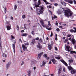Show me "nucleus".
I'll return each instance as SVG.
<instances>
[{
    "instance_id": "obj_1",
    "label": "nucleus",
    "mask_w": 76,
    "mask_h": 76,
    "mask_svg": "<svg viewBox=\"0 0 76 76\" xmlns=\"http://www.w3.org/2000/svg\"><path fill=\"white\" fill-rule=\"evenodd\" d=\"M36 11L37 14H41L44 12V7H40V9H37Z\"/></svg>"
},
{
    "instance_id": "obj_2",
    "label": "nucleus",
    "mask_w": 76,
    "mask_h": 76,
    "mask_svg": "<svg viewBox=\"0 0 76 76\" xmlns=\"http://www.w3.org/2000/svg\"><path fill=\"white\" fill-rule=\"evenodd\" d=\"M65 13V15L66 16H70L71 15H72V13L70 12V11H67L64 10V11Z\"/></svg>"
},
{
    "instance_id": "obj_3",
    "label": "nucleus",
    "mask_w": 76,
    "mask_h": 76,
    "mask_svg": "<svg viewBox=\"0 0 76 76\" xmlns=\"http://www.w3.org/2000/svg\"><path fill=\"white\" fill-rule=\"evenodd\" d=\"M40 23H41L42 26L43 27H46V28L48 30H51V28H49V26H45V25H44V22L42 20L40 21Z\"/></svg>"
},
{
    "instance_id": "obj_4",
    "label": "nucleus",
    "mask_w": 76,
    "mask_h": 76,
    "mask_svg": "<svg viewBox=\"0 0 76 76\" xmlns=\"http://www.w3.org/2000/svg\"><path fill=\"white\" fill-rule=\"evenodd\" d=\"M68 68L69 70H71V73L72 74H73L75 73V71L74 69H72V67L71 66H68Z\"/></svg>"
},
{
    "instance_id": "obj_5",
    "label": "nucleus",
    "mask_w": 76,
    "mask_h": 76,
    "mask_svg": "<svg viewBox=\"0 0 76 76\" xmlns=\"http://www.w3.org/2000/svg\"><path fill=\"white\" fill-rule=\"evenodd\" d=\"M22 48L23 49L24 51H28V49H27V47H26L25 45H22Z\"/></svg>"
},
{
    "instance_id": "obj_6",
    "label": "nucleus",
    "mask_w": 76,
    "mask_h": 76,
    "mask_svg": "<svg viewBox=\"0 0 76 76\" xmlns=\"http://www.w3.org/2000/svg\"><path fill=\"white\" fill-rule=\"evenodd\" d=\"M60 61L62 62V63H63V64H64L66 66H67L68 65H67V63L65 62L63 60V59H61L60 60Z\"/></svg>"
},
{
    "instance_id": "obj_7",
    "label": "nucleus",
    "mask_w": 76,
    "mask_h": 76,
    "mask_svg": "<svg viewBox=\"0 0 76 76\" xmlns=\"http://www.w3.org/2000/svg\"><path fill=\"white\" fill-rule=\"evenodd\" d=\"M10 62H9L7 64L6 66V69L7 70V69H8L9 68V66H10Z\"/></svg>"
},
{
    "instance_id": "obj_8",
    "label": "nucleus",
    "mask_w": 76,
    "mask_h": 76,
    "mask_svg": "<svg viewBox=\"0 0 76 76\" xmlns=\"http://www.w3.org/2000/svg\"><path fill=\"white\" fill-rule=\"evenodd\" d=\"M73 29L75 30V31L73 29H71L69 30V31L71 32H76V28L74 27Z\"/></svg>"
},
{
    "instance_id": "obj_9",
    "label": "nucleus",
    "mask_w": 76,
    "mask_h": 76,
    "mask_svg": "<svg viewBox=\"0 0 76 76\" xmlns=\"http://www.w3.org/2000/svg\"><path fill=\"white\" fill-rule=\"evenodd\" d=\"M7 29L8 31H9L10 29H12V28H11V26L10 25H9V26H7Z\"/></svg>"
},
{
    "instance_id": "obj_10",
    "label": "nucleus",
    "mask_w": 76,
    "mask_h": 76,
    "mask_svg": "<svg viewBox=\"0 0 76 76\" xmlns=\"http://www.w3.org/2000/svg\"><path fill=\"white\" fill-rule=\"evenodd\" d=\"M61 1H60V3H61V4L62 5H64V6H65L66 5V4L64 2V1H62V0H61Z\"/></svg>"
},
{
    "instance_id": "obj_11",
    "label": "nucleus",
    "mask_w": 76,
    "mask_h": 76,
    "mask_svg": "<svg viewBox=\"0 0 76 76\" xmlns=\"http://www.w3.org/2000/svg\"><path fill=\"white\" fill-rule=\"evenodd\" d=\"M55 58L57 60H59L61 58V57L60 56H58L57 57H55Z\"/></svg>"
},
{
    "instance_id": "obj_12",
    "label": "nucleus",
    "mask_w": 76,
    "mask_h": 76,
    "mask_svg": "<svg viewBox=\"0 0 76 76\" xmlns=\"http://www.w3.org/2000/svg\"><path fill=\"white\" fill-rule=\"evenodd\" d=\"M37 47L39 49H41V48H42V46H40V44L39 43H38V45H37Z\"/></svg>"
},
{
    "instance_id": "obj_13",
    "label": "nucleus",
    "mask_w": 76,
    "mask_h": 76,
    "mask_svg": "<svg viewBox=\"0 0 76 76\" xmlns=\"http://www.w3.org/2000/svg\"><path fill=\"white\" fill-rule=\"evenodd\" d=\"M43 54H44V52H42L41 53H40L38 55L39 58H40L41 56H42V55Z\"/></svg>"
},
{
    "instance_id": "obj_14",
    "label": "nucleus",
    "mask_w": 76,
    "mask_h": 76,
    "mask_svg": "<svg viewBox=\"0 0 76 76\" xmlns=\"http://www.w3.org/2000/svg\"><path fill=\"white\" fill-rule=\"evenodd\" d=\"M28 76H30L31 75V70H28Z\"/></svg>"
},
{
    "instance_id": "obj_15",
    "label": "nucleus",
    "mask_w": 76,
    "mask_h": 76,
    "mask_svg": "<svg viewBox=\"0 0 76 76\" xmlns=\"http://www.w3.org/2000/svg\"><path fill=\"white\" fill-rule=\"evenodd\" d=\"M51 61H52L53 64H55L56 61L55 59L53 58L51 60Z\"/></svg>"
},
{
    "instance_id": "obj_16",
    "label": "nucleus",
    "mask_w": 76,
    "mask_h": 76,
    "mask_svg": "<svg viewBox=\"0 0 76 76\" xmlns=\"http://www.w3.org/2000/svg\"><path fill=\"white\" fill-rule=\"evenodd\" d=\"M66 48L68 51H70V50H69V48H70V46H67L66 47Z\"/></svg>"
},
{
    "instance_id": "obj_17",
    "label": "nucleus",
    "mask_w": 76,
    "mask_h": 76,
    "mask_svg": "<svg viewBox=\"0 0 76 76\" xmlns=\"http://www.w3.org/2000/svg\"><path fill=\"white\" fill-rule=\"evenodd\" d=\"M72 43H73V44H74H74H75V42H76V41L75 40V39H74V38H72Z\"/></svg>"
},
{
    "instance_id": "obj_18",
    "label": "nucleus",
    "mask_w": 76,
    "mask_h": 76,
    "mask_svg": "<svg viewBox=\"0 0 76 76\" xmlns=\"http://www.w3.org/2000/svg\"><path fill=\"white\" fill-rule=\"evenodd\" d=\"M48 48L49 50H51V46L50 45H48Z\"/></svg>"
},
{
    "instance_id": "obj_19",
    "label": "nucleus",
    "mask_w": 76,
    "mask_h": 76,
    "mask_svg": "<svg viewBox=\"0 0 76 76\" xmlns=\"http://www.w3.org/2000/svg\"><path fill=\"white\" fill-rule=\"evenodd\" d=\"M68 3H69L70 4H73V2L72 0H69L68 2Z\"/></svg>"
},
{
    "instance_id": "obj_20",
    "label": "nucleus",
    "mask_w": 76,
    "mask_h": 76,
    "mask_svg": "<svg viewBox=\"0 0 76 76\" xmlns=\"http://www.w3.org/2000/svg\"><path fill=\"white\" fill-rule=\"evenodd\" d=\"M27 34L26 33H25V34H22L21 36H23V37H26L27 36Z\"/></svg>"
},
{
    "instance_id": "obj_21",
    "label": "nucleus",
    "mask_w": 76,
    "mask_h": 76,
    "mask_svg": "<svg viewBox=\"0 0 76 76\" xmlns=\"http://www.w3.org/2000/svg\"><path fill=\"white\" fill-rule=\"evenodd\" d=\"M70 53L71 54H73V53H75V54H76V52L74 51H71Z\"/></svg>"
},
{
    "instance_id": "obj_22",
    "label": "nucleus",
    "mask_w": 76,
    "mask_h": 76,
    "mask_svg": "<svg viewBox=\"0 0 76 76\" xmlns=\"http://www.w3.org/2000/svg\"><path fill=\"white\" fill-rule=\"evenodd\" d=\"M23 19H25L26 18V15H23L22 16Z\"/></svg>"
},
{
    "instance_id": "obj_23",
    "label": "nucleus",
    "mask_w": 76,
    "mask_h": 76,
    "mask_svg": "<svg viewBox=\"0 0 76 76\" xmlns=\"http://www.w3.org/2000/svg\"><path fill=\"white\" fill-rule=\"evenodd\" d=\"M69 63H71L73 62V60L70 59L69 60Z\"/></svg>"
},
{
    "instance_id": "obj_24",
    "label": "nucleus",
    "mask_w": 76,
    "mask_h": 76,
    "mask_svg": "<svg viewBox=\"0 0 76 76\" xmlns=\"http://www.w3.org/2000/svg\"><path fill=\"white\" fill-rule=\"evenodd\" d=\"M4 12L5 13H6V12H7V9H6V7L5 6V8L4 7Z\"/></svg>"
},
{
    "instance_id": "obj_25",
    "label": "nucleus",
    "mask_w": 76,
    "mask_h": 76,
    "mask_svg": "<svg viewBox=\"0 0 76 76\" xmlns=\"http://www.w3.org/2000/svg\"><path fill=\"white\" fill-rule=\"evenodd\" d=\"M3 57H7V55L6 54H5L4 53H3Z\"/></svg>"
},
{
    "instance_id": "obj_26",
    "label": "nucleus",
    "mask_w": 76,
    "mask_h": 76,
    "mask_svg": "<svg viewBox=\"0 0 76 76\" xmlns=\"http://www.w3.org/2000/svg\"><path fill=\"white\" fill-rule=\"evenodd\" d=\"M45 64H46V63L45 62V61H43V62H42V65L43 66H44V65H45Z\"/></svg>"
},
{
    "instance_id": "obj_27",
    "label": "nucleus",
    "mask_w": 76,
    "mask_h": 76,
    "mask_svg": "<svg viewBox=\"0 0 76 76\" xmlns=\"http://www.w3.org/2000/svg\"><path fill=\"white\" fill-rule=\"evenodd\" d=\"M12 47L13 49L14 50L15 49V44H13L12 45Z\"/></svg>"
},
{
    "instance_id": "obj_28",
    "label": "nucleus",
    "mask_w": 76,
    "mask_h": 76,
    "mask_svg": "<svg viewBox=\"0 0 76 76\" xmlns=\"http://www.w3.org/2000/svg\"><path fill=\"white\" fill-rule=\"evenodd\" d=\"M43 57L45 58H46L47 57V55L46 54H45L43 55Z\"/></svg>"
},
{
    "instance_id": "obj_29",
    "label": "nucleus",
    "mask_w": 76,
    "mask_h": 76,
    "mask_svg": "<svg viewBox=\"0 0 76 76\" xmlns=\"http://www.w3.org/2000/svg\"><path fill=\"white\" fill-rule=\"evenodd\" d=\"M38 5H40V4H41V1H40V0L38 1Z\"/></svg>"
},
{
    "instance_id": "obj_30",
    "label": "nucleus",
    "mask_w": 76,
    "mask_h": 76,
    "mask_svg": "<svg viewBox=\"0 0 76 76\" xmlns=\"http://www.w3.org/2000/svg\"><path fill=\"white\" fill-rule=\"evenodd\" d=\"M61 72V69H59L58 73H60Z\"/></svg>"
},
{
    "instance_id": "obj_31",
    "label": "nucleus",
    "mask_w": 76,
    "mask_h": 76,
    "mask_svg": "<svg viewBox=\"0 0 76 76\" xmlns=\"http://www.w3.org/2000/svg\"><path fill=\"white\" fill-rule=\"evenodd\" d=\"M35 39H33V42H31V44H34V42H35Z\"/></svg>"
},
{
    "instance_id": "obj_32",
    "label": "nucleus",
    "mask_w": 76,
    "mask_h": 76,
    "mask_svg": "<svg viewBox=\"0 0 76 76\" xmlns=\"http://www.w3.org/2000/svg\"><path fill=\"white\" fill-rule=\"evenodd\" d=\"M26 27L27 28V29H29V25L27 26Z\"/></svg>"
},
{
    "instance_id": "obj_33",
    "label": "nucleus",
    "mask_w": 76,
    "mask_h": 76,
    "mask_svg": "<svg viewBox=\"0 0 76 76\" xmlns=\"http://www.w3.org/2000/svg\"><path fill=\"white\" fill-rule=\"evenodd\" d=\"M11 37L12 39H15V37L12 35H11Z\"/></svg>"
},
{
    "instance_id": "obj_34",
    "label": "nucleus",
    "mask_w": 76,
    "mask_h": 76,
    "mask_svg": "<svg viewBox=\"0 0 76 76\" xmlns=\"http://www.w3.org/2000/svg\"><path fill=\"white\" fill-rule=\"evenodd\" d=\"M17 9V6L16 5H15L14 6V9L15 10H16Z\"/></svg>"
},
{
    "instance_id": "obj_35",
    "label": "nucleus",
    "mask_w": 76,
    "mask_h": 76,
    "mask_svg": "<svg viewBox=\"0 0 76 76\" xmlns=\"http://www.w3.org/2000/svg\"><path fill=\"white\" fill-rule=\"evenodd\" d=\"M67 41H68V39H66L65 41H64V43H66V42H67Z\"/></svg>"
},
{
    "instance_id": "obj_36",
    "label": "nucleus",
    "mask_w": 76,
    "mask_h": 76,
    "mask_svg": "<svg viewBox=\"0 0 76 76\" xmlns=\"http://www.w3.org/2000/svg\"><path fill=\"white\" fill-rule=\"evenodd\" d=\"M48 25H49V26H51V24H50V21H48Z\"/></svg>"
},
{
    "instance_id": "obj_37",
    "label": "nucleus",
    "mask_w": 76,
    "mask_h": 76,
    "mask_svg": "<svg viewBox=\"0 0 76 76\" xmlns=\"http://www.w3.org/2000/svg\"><path fill=\"white\" fill-rule=\"evenodd\" d=\"M74 3L75 4H76V1L75 0H73Z\"/></svg>"
},
{
    "instance_id": "obj_38",
    "label": "nucleus",
    "mask_w": 76,
    "mask_h": 76,
    "mask_svg": "<svg viewBox=\"0 0 76 76\" xmlns=\"http://www.w3.org/2000/svg\"><path fill=\"white\" fill-rule=\"evenodd\" d=\"M53 32H51V33L50 35V37H51L53 36Z\"/></svg>"
},
{
    "instance_id": "obj_39",
    "label": "nucleus",
    "mask_w": 76,
    "mask_h": 76,
    "mask_svg": "<svg viewBox=\"0 0 76 76\" xmlns=\"http://www.w3.org/2000/svg\"><path fill=\"white\" fill-rule=\"evenodd\" d=\"M56 30L57 31L59 32V31H60V29H59V28H57L56 29Z\"/></svg>"
},
{
    "instance_id": "obj_40",
    "label": "nucleus",
    "mask_w": 76,
    "mask_h": 76,
    "mask_svg": "<svg viewBox=\"0 0 76 76\" xmlns=\"http://www.w3.org/2000/svg\"><path fill=\"white\" fill-rule=\"evenodd\" d=\"M65 0V1H66V2H68V3H69V1L70 0Z\"/></svg>"
},
{
    "instance_id": "obj_41",
    "label": "nucleus",
    "mask_w": 76,
    "mask_h": 76,
    "mask_svg": "<svg viewBox=\"0 0 76 76\" xmlns=\"http://www.w3.org/2000/svg\"><path fill=\"white\" fill-rule=\"evenodd\" d=\"M54 5L55 6H58V4L55 3L54 4Z\"/></svg>"
},
{
    "instance_id": "obj_42",
    "label": "nucleus",
    "mask_w": 76,
    "mask_h": 76,
    "mask_svg": "<svg viewBox=\"0 0 76 76\" xmlns=\"http://www.w3.org/2000/svg\"><path fill=\"white\" fill-rule=\"evenodd\" d=\"M1 43H0V49H1Z\"/></svg>"
},
{
    "instance_id": "obj_43",
    "label": "nucleus",
    "mask_w": 76,
    "mask_h": 76,
    "mask_svg": "<svg viewBox=\"0 0 76 76\" xmlns=\"http://www.w3.org/2000/svg\"><path fill=\"white\" fill-rule=\"evenodd\" d=\"M51 45H53V44H54V43H53V42L52 41H51Z\"/></svg>"
},
{
    "instance_id": "obj_44",
    "label": "nucleus",
    "mask_w": 76,
    "mask_h": 76,
    "mask_svg": "<svg viewBox=\"0 0 76 76\" xmlns=\"http://www.w3.org/2000/svg\"><path fill=\"white\" fill-rule=\"evenodd\" d=\"M63 70L64 72H65L66 69H65V68L64 67L63 68Z\"/></svg>"
},
{
    "instance_id": "obj_45",
    "label": "nucleus",
    "mask_w": 76,
    "mask_h": 76,
    "mask_svg": "<svg viewBox=\"0 0 76 76\" xmlns=\"http://www.w3.org/2000/svg\"><path fill=\"white\" fill-rule=\"evenodd\" d=\"M57 13H58V15H60V14H61V12H58V11H57Z\"/></svg>"
},
{
    "instance_id": "obj_46",
    "label": "nucleus",
    "mask_w": 76,
    "mask_h": 76,
    "mask_svg": "<svg viewBox=\"0 0 76 76\" xmlns=\"http://www.w3.org/2000/svg\"><path fill=\"white\" fill-rule=\"evenodd\" d=\"M24 63V62H23V61H22L21 63V65H23V64Z\"/></svg>"
},
{
    "instance_id": "obj_47",
    "label": "nucleus",
    "mask_w": 76,
    "mask_h": 76,
    "mask_svg": "<svg viewBox=\"0 0 76 76\" xmlns=\"http://www.w3.org/2000/svg\"><path fill=\"white\" fill-rule=\"evenodd\" d=\"M35 7H39V5H35Z\"/></svg>"
},
{
    "instance_id": "obj_48",
    "label": "nucleus",
    "mask_w": 76,
    "mask_h": 76,
    "mask_svg": "<svg viewBox=\"0 0 76 76\" xmlns=\"http://www.w3.org/2000/svg\"><path fill=\"white\" fill-rule=\"evenodd\" d=\"M25 45H29V43H26L25 44Z\"/></svg>"
},
{
    "instance_id": "obj_49",
    "label": "nucleus",
    "mask_w": 76,
    "mask_h": 76,
    "mask_svg": "<svg viewBox=\"0 0 76 76\" xmlns=\"http://www.w3.org/2000/svg\"><path fill=\"white\" fill-rule=\"evenodd\" d=\"M39 39V38L37 37L35 39L36 40H38V39Z\"/></svg>"
},
{
    "instance_id": "obj_50",
    "label": "nucleus",
    "mask_w": 76,
    "mask_h": 76,
    "mask_svg": "<svg viewBox=\"0 0 76 76\" xmlns=\"http://www.w3.org/2000/svg\"><path fill=\"white\" fill-rule=\"evenodd\" d=\"M13 43H14V44H16V40H14L13 41Z\"/></svg>"
},
{
    "instance_id": "obj_51",
    "label": "nucleus",
    "mask_w": 76,
    "mask_h": 76,
    "mask_svg": "<svg viewBox=\"0 0 76 76\" xmlns=\"http://www.w3.org/2000/svg\"><path fill=\"white\" fill-rule=\"evenodd\" d=\"M31 34L32 35H34V31H32L31 32Z\"/></svg>"
},
{
    "instance_id": "obj_52",
    "label": "nucleus",
    "mask_w": 76,
    "mask_h": 76,
    "mask_svg": "<svg viewBox=\"0 0 76 76\" xmlns=\"http://www.w3.org/2000/svg\"><path fill=\"white\" fill-rule=\"evenodd\" d=\"M17 30H19V26H17Z\"/></svg>"
},
{
    "instance_id": "obj_53",
    "label": "nucleus",
    "mask_w": 76,
    "mask_h": 76,
    "mask_svg": "<svg viewBox=\"0 0 76 76\" xmlns=\"http://www.w3.org/2000/svg\"><path fill=\"white\" fill-rule=\"evenodd\" d=\"M55 50L57 51V47H55Z\"/></svg>"
},
{
    "instance_id": "obj_54",
    "label": "nucleus",
    "mask_w": 76,
    "mask_h": 76,
    "mask_svg": "<svg viewBox=\"0 0 76 76\" xmlns=\"http://www.w3.org/2000/svg\"><path fill=\"white\" fill-rule=\"evenodd\" d=\"M24 29H27V28L26 27H25V26H24V27L23 28Z\"/></svg>"
},
{
    "instance_id": "obj_55",
    "label": "nucleus",
    "mask_w": 76,
    "mask_h": 76,
    "mask_svg": "<svg viewBox=\"0 0 76 76\" xmlns=\"http://www.w3.org/2000/svg\"><path fill=\"white\" fill-rule=\"evenodd\" d=\"M55 39L56 41H57L58 40L57 37H55Z\"/></svg>"
},
{
    "instance_id": "obj_56",
    "label": "nucleus",
    "mask_w": 76,
    "mask_h": 76,
    "mask_svg": "<svg viewBox=\"0 0 76 76\" xmlns=\"http://www.w3.org/2000/svg\"><path fill=\"white\" fill-rule=\"evenodd\" d=\"M59 28H63V26H59Z\"/></svg>"
},
{
    "instance_id": "obj_57",
    "label": "nucleus",
    "mask_w": 76,
    "mask_h": 76,
    "mask_svg": "<svg viewBox=\"0 0 76 76\" xmlns=\"http://www.w3.org/2000/svg\"><path fill=\"white\" fill-rule=\"evenodd\" d=\"M49 58H50L49 57H47L46 58V59L47 60H49Z\"/></svg>"
},
{
    "instance_id": "obj_58",
    "label": "nucleus",
    "mask_w": 76,
    "mask_h": 76,
    "mask_svg": "<svg viewBox=\"0 0 76 76\" xmlns=\"http://www.w3.org/2000/svg\"><path fill=\"white\" fill-rule=\"evenodd\" d=\"M11 19H12V20H13V18L12 17H11Z\"/></svg>"
},
{
    "instance_id": "obj_59",
    "label": "nucleus",
    "mask_w": 76,
    "mask_h": 76,
    "mask_svg": "<svg viewBox=\"0 0 76 76\" xmlns=\"http://www.w3.org/2000/svg\"><path fill=\"white\" fill-rule=\"evenodd\" d=\"M53 18L54 19L55 18H57V16H54V17H53Z\"/></svg>"
},
{
    "instance_id": "obj_60",
    "label": "nucleus",
    "mask_w": 76,
    "mask_h": 76,
    "mask_svg": "<svg viewBox=\"0 0 76 76\" xmlns=\"http://www.w3.org/2000/svg\"><path fill=\"white\" fill-rule=\"evenodd\" d=\"M66 33H63V34L64 35H64H66Z\"/></svg>"
},
{
    "instance_id": "obj_61",
    "label": "nucleus",
    "mask_w": 76,
    "mask_h": 76,
    "mask_svg": "<svg viewBox=\"0 0 76 76\" xmlns=\"http://www.w3.org/2000/svg\"><path fill=\"white\" fill-rule=\"evenodd\" d=\"M43 1H44V2H45V3H46V2H47V1H46V0H43Z\"/></svg>"
},
{
    "instance_id": "obj_62",
    "label": "nucleus",
    "mask_w": 76,
    "mask_h": 76,
    "mask_svg": "<svg viewBox=\"0 0 76 76\" xmlns=\"http://www.w3.org/2000/svg\"><path fill=\"white\" fill-rule=\"evenodd\" d=\"M50 4V3H49L48 2H46V4Z\"/></svg>"
},
{
    "instance_id": "obj_63",
    "label": "nucleus",
    "mask_w": 76,
    "mask_h": 76,
    "mask_svg": "<svg viewBox=\"0 0 76 76\" xmlns=\"http://www.w3.org/2000/svg\"><path fill=\"white\" fill-rule=\"evenodd\" d=\"M49 64H51V61H50L49 63Z\"/></svg>"
},
{
    "instance_id": "obj_64",
    "label": "nucleus",
    "mask_w": 76,
    "mask_h": 76,
    "mask_svg": "<svg viewBox=\"0 0 76 76\" xmlns=\"http://www.w3.org/2000/svg\"><path fill=\"white\" fill-rule=\"evenodd\" d=\"M49 8H51V6L50 5L49 6Z\"/></svg>"
}]
</instances>
